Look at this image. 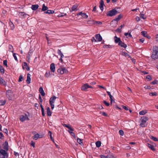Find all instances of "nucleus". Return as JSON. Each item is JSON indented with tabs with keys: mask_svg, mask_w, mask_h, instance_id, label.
Wrapping results in <instances>:
<instances>
[{
	"mask_svg": "<svg viewBox=\"0 0 158 158\" xmlns=\"http://www.w3.org/2000/svg\"><path fill=\"white\" fill-rule=\"evenodd\" d=\"M139 15L142 19H146V17L143 14L140 13L139 14Z\"/></svg>",
	"mask_w": 158,
	"mask_h": 158,
	"instance_id": "obj_46",
	"label": "nucleus"
},
{
	"mask_svg": "<svg viewBox=\"0 0 158 158\" xmlns=\"http://www.w3.org/2000/svg\"><path fill=\"white\" fill-rule=\"evenodd\" d=\"M23 80V76L21 75L19 78L18 81L19 82H21Z\"/></svg>",
	"mask_w": 158,
	"mask_h": 158,
	"instance_id": "obj_44",
	"label": "nucleus"
},
{
	"mask_svg": "<svg viewBox=\"0 0 158 158\" xmlns=\"http://www.w3.org/2000/svg\"><path fill=\"white\" fill-rule=\"evenodd\" d=\"M124 25H121L116 30L117 31L121 32V29L122 28L124 27Z\"/></svg>",
	"mask_w": 158,
	"mask_h": 158,
	"instance_id": "obj_35",
	"label": "nucleus"
},
{
	"mask_svg": "<svg viewBox=\"0 0 158 158\" xmlns=\"http://www.w3.org/2000/svg\"><path fill=\"white\" fill-rule=\"evenodd\" d=\"M50 69L51 71L54 72L55 70V67L54 64L52 63L50 65Z\"/></svg>",
	"mask_w": 158,
	"mask_h": 158,
	"instance_id": "obj_17",
	"label": "nucleus"
},
{
	"mask_svg": "<svg viewBox=\"0 0 158 158\" xmlns=\"http://www.w3.org/2000/svg\"><path fill=\"white\" fill-rule=\"evenodd\" d=\"M0 154L2 156V158H8V154L7 151L3 149L0 150Z\"/></svg>",
	"mask_w": 158,
	"mask_h": 158,
	"instance_id": "obj_4",
	"label": "nucleus"
},
{
	"mask_svg": "<svg viewBox=\"0 0 158 158\" xmlns=\"http://www.w3.org/2000/svg\"><path fill=\"white\" fill-rule=\"evenodd\" d=\"M49 72L48 73L47 72H46V73L45 74V76L47 77H49Z\"/></svg>",
	"mask_w": 158,
	"mask_h": 158,
	"instance_id": "obj_64",
	"label": "nucleus"
},
{
	"mask_svg": "<svg viewBox=\"0 0 158 158\" xmlns=\"http://www.w3.org/2000/svg\"><path fill=\"white\" fill-rule=\"evenodd\" d=\"M56 98V97L55 96L53 95L52 97L50 99L49 103H54Z\"/></svg>",
	"mask_w": 158,
	"mask_h": 158,
	"instance_id": "obj_14",
	"label": "nucleus"
},
{
	"mask_svg": "<svg viewBox=\"0 0 158 158\" xmlns=\"http://www.w3.org/2000/svg\"><path fill=\"white\" fill-rule=\"evenodd\" d=\"M151 138L154 141H158V139L157 138L154 137L152 136H151Z\"/></svg>",
	"mask_w": 158,
	"mask_h": 158,
	"instance_id": "obj_47",
	"label": "nucleus"
},
{
	"mask_svg": "<svg viewBox=\"0 0 158 158\" xmlns=\"http://www.w3.org/2000/svg\"><path fill=\"white\" fill-rule=\"evenodd\" d=\"M31 75L29 73H28L27 75V79L26 80V81L27 84H30L31 82Z\"/></svg>",
	"mask_w": 158,
	"mask_h": 158,
	"instance_id": "obj_23",
	"label": "nucleus"
},
{
	"mask_svg": "<svg viewBox=\"0 0 158 158\" xmlns=\"http://www.w3.org/2000/svg\"><path fill=\"white\" fill-rule=\"evenodd\" d=\"M122 55L125 56H128V57H130V56L128 55V54L125 52H122Z\"/></svg>",
	"mask_w": 158,
	"mask_h": 158,
	"instance_id": "obj_40",
	"label": "nucleus"
},
{
	"mask_svg": "<svg viewBox=\"0 0 158 158\" xmlns=\"http://www.w3.org/2000/svg\"><path fill=\"white\" fill-rule=\"evenodd\" d=\"M39 138H40L39 134H37L35 135L34 136H33V138L34 139L36 140L37 139Z\"/></svg>",
	"mask_w": 158,
	"mask_h": 158,
	"instance_id": "obj_36",
	"label": "nucleus"
},
{
	"mask_svg": "<svg viewBox=\"0 0 158 158\" xmlns=\"http://www.w3.org/2000/svg\"><path fill=\"white\" fill-rule=\"evenodd\" d=\"M47 114L48 116H51L52 115V113L50 111V109L49 107H47Z\"/></svg>",
	"mask_w": 158,
	"mask_h": 158,
	"instance_id": "obj_30",
	"label": "nucleus"
},
{
	"mask_svg": "<svg viewBox=\"0 0 158 158\" xmlns=\"http://www.w3.org/2000/svg\"><path fill=\"white\" fill-rule=\"evenodd\" d=\"M77 5L76 4L73 5L71 9H70V12H72L77 10Z\"/></svg>",
	"mask_w": 158,
	"mask_h": 158,
	"instance_id": "obj_15",
	"label": "nucleus"
},
{
	"mask_svg": "<svg viewBox=\"0 0 158 158\" xmlns=\"http://www.w3.org/2000/svg\"><path fill=\"white\" fill-rule=\"evenodd\" d=\"M77 142L80 144H81V143H82V140L79 138H77Z\"/></svg>",
	"mask_w": 158,
	"mask_h": 158,
	"instance_id": "obj_53",
	"label": "nucleus"
},
{
	"mask_svg": "<svg viewBox=\"0 0 158 158\" xmlns=\"http://www.w3.org/2000/svg\"><path fill=\"white\" fill-rule=\"evenodd\" d=\"M4 137V136L2 132H0V139H3Z\"/></svg>",
	"mask_w": 158,
	"mask_h": 158,
	"instance_id": "obj_60",
	"label": "nucleus"
},
{
	"mask_svg": "<svg viewBox=\"0 0 158 158\" xmlns=\"http://www.w3.org/2000/svg\"><path fill=\"white\" fill-rule=\"evenodd\" d=\"M9 24L10 27V29L12 30L14 29L15 28V26L13 23L10 20L9 22Z\"/></svg>",
	"mask_w": 158,
	"mask_h": 158,
	"instance_id": "obj_28",
	"label": "nucleus"
},
{
	"mask_svg": "<svg viewBox=\"0 0 158 158\" xmlns=\"http://www.w3.org/2000/svg\"><path fill=\"white\" fill-rule=\"evenodd\" d=\"M39 6L38 4L33 5L31 6V9L34 10H36L38 9Z\"/></svg>",
	"mask_w": 158,
	"mask_h": 158,
	"instance_id": "obj_21",
	"label": "nucleus"
},
{
	"mask_svg": "<svg viewBox=\"0 0 158 158\" xmlns=\"http://www.w3.org/2000/svg\"><path fill=\"white\" fill-rule=\"evenodd\" d=\"M118 12L115 9H113L111 10H110L108 11L106 15L108 16L112 17L113 16L117 14Z\"/></svg>",
	"mask_w": 158,
	"mask_h": 158,
	"instance_id": "obj_2",
	"label": "nucleus"
},
{
	"mask_svg": "<svg viewBox=\"0 0 158 158\" xmlns=\"http://www.w3.org/2000/svg\"><path fill=\"white\" fill-rule=\"evenodd\" d=\"M6 94L7 97L10 100L11 99L13 96V93L11 90H9L7 91L6 92Z\"/></svg>",
	"mask_w": 158,
	"mask_h": 158,
	"instance_id": "obj_8",
	"label": "nucleus"
},
{
	"mask_svg": "<svg viewBox=\"0 0 158 158\" xmlns=\"http://www.w3.org/2000/svg\"><path fill=\"white\" fill-rule=\"evenodd\" d=\"M119 45L121 46V47H122L124 48H126L127 47V44H125L124 43L122 42L121 41L118 44Z\"/></svg>",
	"mask_w": 158,
	"mask_h": 158,
	"instance_id": "obj_18",
	"label": "nucleus"
},
{
	"mask_svg": "<svg viewBox=\"0 0 158 158\" xmlns=\"http://www.w3.org/2000/svg\"><path fill=\"white\" fill-rule=\"evenodd\" d=\"M122 16L121 15H119L117 16V17H116L111 22V24L112 25V26L113 27H114V25H113V23L115 21H116L118 22L122 18Z\"/></svg>",
	"mask_w": 158,
	"mask_h": 158,
	"instance_id": "obj_7",
	"label": "nucleus"
},
{
	"mask_svg": "<svg viewBox=\"0 0 158 158\" xmlns=\"http://www.w3.org/2000/svg\"><path fill=\"white\" fill-rule=\"evenodd\" d=\"M153 52L158 51V47L156 46H154L153 48Z\"/></svg>",
	"mask_w": 158,
	"mask_h": 158,
	"instance_id": "obj_43",
	"label": "nucleus"
},
{
	"mask_svg": "<svg viewBox=\"0 0 158 158\" xmlns=\"http://www.w3.org/2000/svg\"><path fill=\"white\" fill-rule=\"evenodd\" d=\"M6 102L5 101L0 100V106H3L5 104Z\"/></svg>",
	"mask_w": 158,
	"mask_h": 158,
	"instance_id": "obj_49",
	"label": "nucleus"
},
{
	"mask_svg": "<svg viewBox=\"0 0 158 158\" xmlns=\"http://www.w3.org/2000/svg\"><path fill=\"white\" fill-rule=\"evenodd\" d=\"M23 69H26L27 71L30 70V68L28 66L26 62H24L23 64Z\"/></svg>",
	"mask_w": 158,
	"mask_h": 158,
	"instance_id": "obj_13",
	"label": "nucleus"
},
{
	"mask_svg": "<svg viewBox=\"0 0 158 158\" xmlns=\"http://www.w3.org/2000/svg\"><path fill=\"white\" fill-rule=\"evenodd\" d=\"M152 58L154 59H156L158 58V51L153 52L152 55Z\"/></svg>",
	"mask_w": 158,
	"mask_h": 158,
	"instance_id": "obj_9",
	"label": "nucleus"
},
{
	"mask_svg": "<svg viewBox=\"0 0 158 158\" xmlns=\"http://www.w3.org/2000/svg\"><path fill=\"white\" fill-rule=\"evenodd\" d=\"M146 79H148L149 81H150L152 80V77L150 75H148L146 77Z\"/></svg>",
	"mask_w": 158,
	"mask_h": 158,
	"instance_id": "obj_55",
	"label": "nucleus"
},
{
	"mask_svg": "<svg viewBox=\"0 0 158 158\" xmlns=\"http://www.w3.org/2000/svg\"><path fill=\"white\" fill-rule=\"evenodd\" d=\"M9 51L10 52H13L14 51V48L12 46L11 44L9 45Z\"/></svg>",
	"mask_w": 158,
	"mask_h": 158,
	"instance_id": "obj_33",
	"label": "nucleus"
},
{
	"mask_svg": "<svg viewBox=\"0 0 158 158\" xmlns=\"http://www.w3.org/2000/svg\"><path fill=\"white\" fill-rule=\"evenodd\" d=\"M106 92L107 93L108 95L109 96L110 100V103H111V104H112V102H113V100L114 98L110 94V92L107 91Z\"/></svg>",
	"mask_w": 158,
	"mask_h": 158,
	"instance_id": "obj_19",
	"label": "nucleus"
},
{
	"mask_svg": "<svg viewBox=\"0 0 158 158\" xmlns=\"http://www.w3.org/2000/svg\"><path fill=\"white\" fill-rule=\"evenodd\" d=\"M149 94L151 96H156L157 95V93L156 92H151Z\"/></svg>",
	"mask_w": 158,
	"mask_h": 158,
	"instance_id": "obj_45",
	"label": "nucleus"
},
{
	"mask_svg": "<svg viewBox=\"0 0 158 158\" xmlns=\"http://www.w3.org/2000/svg\"><path fill=\"white\" fill-rule=\"evenodd\" d=\"M99 156L101 158H115L112 155H109L105 156L103 155H100Z\"/></svg>",
	"mask_w": 158,
	"mask_h": 158,
	"instance_id": "obj_10",
	"label": "nucleus"
},
{
	"mask_svg": "<svg viewBox=\"0 0 158 158\" xmlns=\"http://www.w3.org/2000/svg\"><path fill=\"white\" fill-rule=\"evenodd\" d=\"M114 42L115 43H119L121 41V39L120 38L116 36L114 37Z\"/></svg>",
	"mask_w": 158,
	"mask_h": 158,
	"instance_id": "obj_24",
	"label": "nucleus"
},
{
	"mask_svg": "<svg viewBox=\"0 0 158 158\" xmlns=\"http://www.w3.org/2000/svg\"><path fill=\"white\" fill-rule=\"evenodd\" d=\"M142 35L144 37H147V32L145 31H142L141 32Z\"/></svg>",
	"mask_w": 158,
	"mask_h": 158,
	"instance_id": "obj_48",
	"label": "nucleus"
},
{
	"mask_svg": "<svg viewBox=\"0 0 158 158\" xmlns=\"http://www.w3.org/2000/svg\"><path fill=\"white\" fill-rule=\"evenodd\" d=\"M0 72L2 74L4 73V69L3 67L1 65H0Z\"/></svg>",
	"mask_w": 158,
	"mask_h": 158,
	"instance_id": "obj_39",
	"label": "nucleus"
},
{
	"mask_svg": "<svg viewBox=\"0 0 158 158\" xmlns=\"http://www.w3.org/2000/svg\"><path fill=\"white\" fill-rule=\"evenodd\" d=\"M57 53L59 55H60V56H62H62H64V55H63V53H62L60 50V49L58 50Z\"/></svg>",
	"mask_w": 158,
	"mask_h": 158,
	"instance_id": "obj_41",
	"label": "nucleus"
},
{
	"mask_svg": "<svg viewBox=\"0 0 158 158\" xmlns=\"http://www.w3.org/2000/svg\"><path fill=\"white\" fill-rule=\"evenodd\" d=\"M0 83L5 86L6 85V82L1 77H0Z\"/></svg>",
	"mask_w": 158,
	"mask_h": 158,
	"instance_id": "obj_20",
	"label": "nucleus"
},
{
	"mask_svg": "<svg viewBox=\"0 0 158 158\" xmlns=\"http://www.w3.org/2000/svg\"><path fill=\"white\" fill-rule=\"evenodd\" d=\"M62 125L68 129L71 130L72 131H73L74 130L72 128L71 126L69 124H62Z\"/></svg>",
	"mask_w": 158,
	"mask_h": 158,
	"instance_id": "obj_12",
	"label": "nucleus"
},
{
	"mask_svg": "<svg viewBox=\"0 0 158 158\" xmlns=\"http://www.w3.org/2000/svg\"><path fill=\"white\" fill-rule=\"evenodd\" d=\"M103 47L104 48H112V46L110 45L105 44L103 46Z\"/></svg>",
	"mask_w": 158,
	"mask_h": 158,
	"instance_id": "obj_37",
	"label": "nucleus"
},
{
	"mask_svg": "<svg viewBox=\"0 0 158 158\" xmlns=\"http://www.w3.org/2000/svg\"><path fill=\"white\" fill-rule=\"evenodd\" d=\"M148 120V118L146 116H143L140 118L141 123L140 126L142 127H146L147 124H146V122Z\"/></svg>",
	"mask_w": 158,
	"mask_h": 158,
	"instance_id": "obj_1",
	"label": "nucleus"
},
{
	"mask_svg": "<svg viewBox=\"0 0 158 158\" xmlns=\"http://www.w3.org/2000/svg\"><path fill=\"white\" fill-rule=\"evenodd\" d=\"M33 52V50L32 49H31L30 48L28 53V55H30L31 54H32Z\"/></svg>",
	"mask_w": 158,
	"mask_h": 158,
	"instance_id": "obj_56",
	"label": "nucleus"
},
{
	"mask_svg": "<svg viewBox=\"0 0 158 158\" xmlns=\"http://www.w3.org/2000/svg\"><path fill=\"white\" fill-rule=\"evenodd\" d=\"M39 92L41 94L42 96H44L45 95V93L44 92L43 89L42 87H40L39 88Z\"/></svg>",
	"mask_w": 158,
	"mask_h": 158,
	"instance_id": "obj_26",
	"label": "nucleus"
},
{
	"mask_svg": "<svg viewBox=\"0 0 158 158\" xmlns=\"http://www.w3.org/2000/svg\"><path fill=\"white\" fill-rule=\"evenodd\" d=\"M77 15H81L82 18H87L88 17V16L85 13H83L81 12H79L77 14Z\"/></svg>",
	"mask_w": 158,
	"mask_h": 158,
	"instance_id": "obj_11",
	"label": "nucleus"
},
{
	"mask_svg": "<svg viewBox=\"0 0 158 158\" xmlns=\"http://www.w3.org/2000/svg\"><path fill=\"white\" fill-rule=\"evenodd\" d=\"M96 145L97 147L99 148L101 145V142L100 141H98L96 143Z\"/></svg>",
	"mask_w": 158,
	"mask_h": 158,
	"instance_id": "obj_38",
	"label": "nucleus"
},
{
	"mask_svg": "<svg viewBox=\"0 0 158 158\" xmlns=\"http://www.w3.org/2000/svg\"><path fill=\"white\" fill-rule=\"evenodd\" d=\"M3 64L6 67H7V61L6 60H5L3 62Z\"/></svg>",
	"mask_w": 158,
	"mask_h": 158,
	"instance_id": "obj_54",
	"label": "nucleus"
},
{
	"mask_svg": "<svg viewBox=\"0 0 158 158\" xmlns=\"http://www.w3.org/2000/svg\"><path fill=\"white\" fill-rule=\"evenodd\" d=\"M35 143L34 142H33V141H32L31 142V145L33 147H35Z\"/></svg>",
	"mask_w": 158,
	"mask_h": 158,
	"instance_id": "obj_63",
	"label": "nucleus"
},
{
	"mask_svg": "<svg viewBox=\"0 0 158 158\" xmlns=\"http://www.w3.org/2000/svg\"><path fill=\"white\" fill-rule=\"evenodd\" d=\"M48 7L46 6L45 4H43L42 6V7L41 9L42 11H45L47 10Z\"/></svg>",
	"mask_w": 158,
	"mask_h": 158,
	"instance_id": "obj_32",
	"label": "nucleus"
},
{
	"mask_svg": "<svg viewBox=\"0 0 158 158\" xmlns=\"http://www.w3.org/2000/svg\"><path fill=\"white\" fill-rule=\"evenodd\" d=\"M45 14H50L51 13V10H48L47 11L44 12Z\"/></svg>",
	"mask_w": 158,
	"mask_h": 158,
	"instance_id": "obj_59",
	"label": "nucleus"
},
{
	"mask_svg": "<svg viewBox=\"0 0 158 158\" xmlns=\"http://www.w3.org/2000/svg\"><path fill=\"white\" fill-rule=\"evenodd\" d=\"M147 145L148 146V147L150 148L152 150H155V148L154 147V146H153V145H152L151 144H150L149 143H148L147 144Z\"/></svg>",
	"mask_w": 158,
	"mask_h": 158,
	"instance_id": "obj_29",
	"label": "nucleus"
},
{
	"mask_svg": "<svg viewBox=\"0 0 158 158\" xmlns=\"http://www.w3.org/2000/svg\"><path fill=\"white\" fill-rule=\"evenodd\" d=\"M89 88H92V87L89 85L88 84L86 83L82 85L81 87V89L83 91H86Z\"/></svg>",
	"mask_w": 158,
	"mask_h": 158,
	"instance_id": "obj_6",
	"label": "nucleus"
},
{
	"mask_svg": "<svg viewBox=\"0 0 158 158\" xmlns=\"http://www.w3.org/2000/svg\"><path fill=\"white\" fill-rule=\"evenodd\" d=\"M66 15H66V13H62L61 14H59L58 15V17H63L64 16Z\"/></svg>",
	"mask_w": 158,
	"mask_h": 158,
	"instance_id": "obj_42",
	"label": "nucleus"
},
{
	"mask_svg": "<svg viewBox=\"0 0 158 158\" xmlns=\"http://www.w3.org/2000/svg\"><path fill=\"white\" fill-rule=\"evenodd\" d=\"M119 134L121 136H123L124 135V132L122 130H120L119 131Z\"/></svg>",
	"mask_w": 158,
	"mask_h": 158,
	"instance_id": "obj_51",
	"label": "nucleus"
},
{
	"mask_svg": "<svg viewBox=\"0 0 158 158\" xmlns=\"http://www.w3.org/2000/svg\"><path fill=\"white\" fill-rule=\"evenodd\" d=\"M91 22L92 23V24H94L95 25H101L102 24V22L100 21H92Z\"/></svg>",
	"mask_w": 158,
	"mask_h": 158,
	"instance_id": "obj_27",
	"label": "nucleus"
},
{
	"mask_svg": "<svg viewBox=\"0 0 158 158\" xmlns=\"http://www.w3.org/2000/svg\"><path fill=\"white\" fill-rule=\"evenodd\" d=\"M16 54L15 53H13V56L15 59V60L17 62L18 61V59L17 58V57L16 56Z\"/></svg>",
	"mask_w": 158,
	"mask_h": 158,
	"instance_id": "obj_50",
	"label": "nucleus"
},
{
	"mask_svg": "<svg viewBox=\"0 0 158 158\" xmlns=\"http://www.w3.org/2000/svg\"><path fill=\"white\" fill-rule=\"evenodd\" d=\"M71 135L73 136L74 138H75L76 137V135H75L74 133L73 132H71L70 133Z\"/></svg>",
	"mask_w": 158,
	"mask_h": 158,
	"instance_id": "obj_62",
	"label": "nucleus"
},
{
	"mask_svg": "<svg viewBox=\"0 0 158 158\" xmlns=\"http://www.w3.org/2000/svg\"><path fill=\"white\" fill-rule=\"evenodd\" d=\"M95 37L96 40L98 41H101L102 40V38L99 34H98L95 35Z\"/></svg>",
	"mask_w": 158,
	"mask_h": 158,
	"instance_id": "obj_16",
	"label": "nucleus"
},
{
	"mask_svg": "<svg viewBox=\"0 0 158 158\" xmlns=\"http://www.w3.org/2000/svg\"><path fill=\"white\" fill-rule=\"evenodd\" d=\"M57 72L58 73L62 74L64 73H67L68 71L65 68L61 66H60V68L58 69Z\"/></svg>",
	"mask_w": 158,
	"mask_h": 158,
	"instance_id": "obj_3",
	"label": "nucleus"
},
{
	"mask_svg": "<svg viewBox=\"0 0 158 158\" xmlns=\"http://www.w3.org/2000/svg\"><path fill=\"white\" fill-rule=\"evenodd\" d=\"M104 5V2L102 0L100 1V5L99 6V7L101 10L102 11L103 10V6Z\"/></svg>",
	"mask_w": 158,
	"mask_h": 158,
	"instance_id": "obj_25",
	"label": "nucleus"
},
{
	"mask_svg": "<svg viewBox=\"0 0 158 158\" xmlns=\"http://www.w3.org/2000/svg\"><path fill=\"white\" fill-rule=\"evenodd\" d=\"M19 119L22 122L26 120H29V118L26 114H25V115H20L19 116Z\"/></svg>",
	"mask_w": 158,
	"mask_h": 158,
	"instance_id": "obj_5",
	"label": "nucleus"
},
{
	"mask_svg": "<svg viewBox=\"0 0 158 158\" xmlns=\"http://www.w3.org/2000/svg\"><path fill=\"white\" fill-rule=\"evenodd\" d=\"M100 113H102V115L104 116H107L108 115L104 112H100Z\"/></svg>",
	"mask_w": 158,
	"mask_h": 158,
	"instance_id": "obj_58",
	"label": "nucleus"
},
{
	"mask_svg": "<svg viewBox=\"0 0 158 158\" xmlns=\"http://www.w3.org/2000/svg\"><path fill=\"white\" fill-rule=\"evenodd\" d=\"M131 31H129L127 33H125L124 34L126 36H128L130 37H132V36L131 35Z\"/></svg>",
	"mask_w": 158,
	"mask_h": 158,
	"instance_id": "obj_34",
	"label": "nucleus"
},
{
	"mask_svg": "<svg viewBox=\"0 0 158 158\" xmlns=\"http://www.w3.org/2000/svg\"><path fill=\"white\" fill-rule=\"evenodd\" d=\"M3 148L6 151H8V143L7 142H5V144L4 146L3 147Z\"/></svg>",
	"mask_w": 158,
	"mask_h": 158,
	"instance_id": "obj_31",
	"label": "nucleus"
},
{
	"mask_svg": "<svg viewBox=\"0 0 158 158\" xmlns=\"http://www.w3.org/2000/svg\"><path fill=\"white\" fill-rule=\"evenodd\" d=\"M104 103L106 106H109L110 105V103L108 102H107L106 101H104L103 102Z\"/></svg>",
	"mask_w": 158,
	"mask_h": 158,
	"instance_id": "obj_57",
	"label": "nucleus"
},
{
	"mask_svg": "<svg viewBox=\"0 0 158 158\" xmlns=\"http://www.w3.org/2000/svg\"><path fill=\"white\" fill-rule=\"evenodd\" d=\"M3 131L6 134L8 133V131L6 129H4Z\"/></svg>",
	"mask_w": 158,
	"mask_h": 158,
	"instance_id": "obj_61",
	"label": "nucleus"
},
{
	"mask_svg": "<svg viewBox=\"0 0 158 158\" xmlns=\"http://www.w3.org/2000/svg\"><path fill=\"white\" fill-rule=\"evenodd\" d=\"M19 15L20 17H25L27 15H28L27 14H26L24 12H20L19 13Z\"/></svg>",
	"mask_w": 158,
	"mask_h": 158,
	"instance_id": "obj_22",
	"label": "nucleus"
},
{
	"mask_svg": "<svg viewBox=\"0 0 158 158\" xmlns=\"http://www.w3.org/2000/svg\"><path fill=\"white\" fill-rule=\"evenodd\" d=\"M146 112H145L144 110H142L139 112V114L141 115H143L145 114Z\"/></svg>",
	"mask_w": 158,
	"mask_h": 158,
	"instance_id": "obj_52",
	"label": "nucleus"
}]
</instances>
